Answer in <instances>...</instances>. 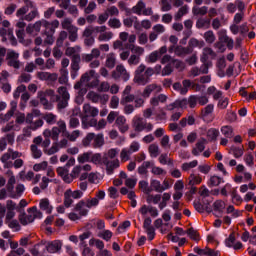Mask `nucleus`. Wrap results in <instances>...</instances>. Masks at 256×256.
Instances as JSON below:
<instances>
[{
  "instance_id": "obj_45",
  "label": "nucleus",
  "mask_w": 256,
  "mask_h": 256,
  "mask_svg": "<svg viewBox=\"0 0 256 256\" xmlns=\"http://www.w3.org/2000/svg\"><path fill=\"white\" fill-rule=\"evenodd\" d=\"M116 64L117 59L115 58V54L108 55L106 58V67H108V69H113Z\"/></svg>"
},
{
  "instance_id": "obj_19",
  "label": "nucleus",
  "mask_w": 256,
  "mask_h": 256,
  "mask_svg": "<svg viewBox=\"0 0 256 256\" xmlns=\"http://www.w3.org/2000/svg\"><path fill=\"white\" fill-rule=\"evenodd\" d=\"M84 117H97L99 109L91 106V104H84L83 106Z\"/></svg>"
},
{
  "instance_id": "obj_42",
  "label": "nucleus",
  "mask_w": 256,
  "mask_h": 256,
  "mask_svg": "<svg viewBox=\"0 0 256 256\" xmlns=\"http://www.w3.org/2000/svg\"><path fill=\"white\" fill-rule=\"evenodd\" d=\"M139 189H141L146 195H149L153 191V188L149 187V182L145 180L139 182Z\"/></svg>"
},
{
  "instance_id": "obj_58",
  "label": "nucleus",
  "mask_w": 256,
  "mask_h": 256,
  "mask_svg": "<svg viewBox=\"0 0 256 256\" xmlns=\"http://www.w3.org/2000/svg\"><path fill=\"white\" fill-rule=\"evenodd\" d=\"M81 123L79 122V118L77 116H70L69 118V129H77Z\"/></svg>"
},
{
  "instance_id": "obj_22",
  "label": "nucleus",
  "mask_w": 256,
  "mask_h": 256,
  "mask_svg": "<svg viewBox=\"0 0 256 256\" xmlns=\"http://www.w3.org/2000/svg\"><path fill=\"white\" fill-rule=\"evenodd\" d=\"M174 53L177 57H185L186 55H191L192 50L191 48H189V46H176L174 49Z\"/></svg>"
},
{
  "instance_id": "obj_23",
  "label": "nucleus",
  "mask_w": 256,
  "mask_h": 256,
  "mask_svg": "<svg viewBox=\"0 0 256 256\" xmlns=\"http://www.w3.org/2000/svg\"><path fill=\"white\" fill-rule=\"evenodd\" d=\"M209 12V7L207 6H193L192 8V14L194 17H205V15Z\"/></svg>"
},
{
  "instance_id": "obj_24",
  "label": "nucleus",
  "mask_w": 256,
  "mask_h": 256,
  "mask_svg": "<svg viewBox=\"0 0 256 256\" xmlns=\"http://www.w3.org/2000/svg\"><path fill=\"white\" fill-rule=\"evenodd\" d=\"M211 27V18H198L196 21L197 29H209Z\"/></svg>"
},
{
  "instance_id": "obj_59",
  "label": "nucleus",
  "mask_w": 256,
  "mask_h": 256,
  "mask_svg": "<svg viewBox=\"0 0 256 256\" xmlns=\"http://www.w3.org/2000/svg\"><path fill=\"white\" fill-rule=\"evenodd\" d=\"M35 177V173L33 171L27 172L25 175V171L20 172V179L21 181H32V179Z\"/></svg>"
},
{
  "instance_id": "obj_62",
  "label": "nucleus",
  "mask_w": 256,
  "mask_h": 256,
  "mask_svg": "<svg viewBox=\"0 0 256 256\" xmlns=\"http://www.w3.org/2000/svg\"><path fill=\"white\" fill-rule=\"evenodd\" d=\"M5 224L8 225L10 229H15V231H21V225L16 219L9 220L8 222H5Z\"/></svg>"
},
{
  "instance_id": "obj_37",
  "label": "nucleus",
  "mask_w": 256,
  "mask_h": 256,
  "mask_svg": "<svg viewBox=\"0 0 256 256\" xmlns=\"http://www.w3.org/2000/svg\"><path fill=\"white\" fill-rule=\"evenodd\" d=\"M152 191H156V193H163L165 191V188H163V185H161V182L159 180H151L150 182Z\"/></svg>"
},
{
  "instance_id": "obj_27",
  "label": "nucleus",
  "mask_w": 256,
  "mask_h": 256,
  "mask_svg": "<svg viewBox=\"0 0 256 256\" xmlns=\"http://www.w3.org/2000/svg\"><path fill=\"white\" fill-rule=\"evenodd\" d=\"M36 17H39V10H37L33 4L32 10L22 18V21H33Z\"/></svg>"
},
{
  "instance_id": "obj_39",
  "label": "nucleus",
  "mask_w": 256,
  "mask_h": 256,
  "mask_svg": "<svg viewBox=\"0 0 256 256\" xmlns=\"http://www.w3.org/2000/svg\"><path fill=\"white\" fill-rule=\"evenodd\" d=\"M146 5L143 0L138 1V3L132 8V13L136 15H142L143 9H145Z\"/></svg>"
},
{
  "instance_id": "obj_61",
  "label": "nucleus",
  "mask_w": 256,
  "mask_h": 256,
  "mask_svg": "<svg viewBox=\"0 0 256 256\" xmlns=\"http://www.w3.org/2000/svg\"><path fill=\"white\" fill-rule=\"evenodd\" d=\"M95 139V133H88L85 138L82 140L83 147H89L91 141Z\"/></svg>"
},
{
  "instance_id": "obj_50",
  "label": "nucleus",
  "mask_w": 256,
  "mask_h": 256,
  "mask_svg": "<svg viewBox=\"0 0 256 256\" xmlns=\"http://www.w3.org/2000/svg\"><path fill=\"white\" fill-rule=\"evenodd\" d=\"M146 201L149 204L153 203L154 205H157V203L161 201V194H156V195L148 194V196L146 197Z\"/></svg>"
},
{
  "instance_id": "obj_52",
  "label": "nucleus",
  "mask_w": 256,
  "mask_h": 256,
  "mask_svg": "<svg viewBox=\"0 0 256 256\" xmlns=\"http://www.w3.org/2000/svg\"><path fill=\"white\" fill-rule=\"evenodd\" d=\"M92 155H93V152H85L78 156V162L79 163H89V161H91Z\"/></svg>"
},
{
  "instance_id": "obj_46",
  "label": "nucleus",
  "mask_w": 256,
  "mask_h": 256,
  "mask_svg": "<svg viewBox=\"0 0 256 256\" xmlns=\"http://www.w3.org/2000/svg\"><path fill=\"white\" fill-rule=\"evenodd\" d=\"M207 137L210 141H217V137H219V130L217 128H210L207 131Z\"/></svg>"
},
{
  "instance_id": "obj_10",
  "label": "nucleus",
  "mask_w": 256,
  "mask_h": 256,
  "mask_svg": "<svg viewBox=\"0 0 256 256\" xmlns=\"http://www.w3.org/2000/svg\"><path fill=\"white\" fill-rule=\"evenodd\" d=\"M102 162L106 166L107 175H113L115 169H119V159L109 160V157H103Z\"/></svg>"
},
{
  "instance_id": "obj_16",
  "label": "nucleus",
  "mask_w": 256,
  "mask_h": 256,
  "mask_svg": "<svg viewBox=\"0 0 256 256\" xmlns=\"http://www.w3.org/2000/svg\"><path fill=\"white\" fill-rule=\"evenodd\" d=\"M7 143L9 145L15 143V133H9L6 137L0 139V151H5L7 149Z\"/></svg>"
},
{
  "instance_id": "obj_38",
  "label": "nucleus",
  "mask_w": 256,
  "mask_h": 256,
  "mask_svg": "<svg viewBox=\"0 0 256 256\" xmlns=\"http://www.w3.org/2000/svg\"><path fill=\"white\" fill-rule=\"evenodd\" d=\"M42 119L48 123V125H55L57 123V115L53 113H46L42 116Z\"/></svg>"
},
{
  "instance_id": "obj_2",
  "label": "nucleus",
  "mask_w": 256,
  "mask_h": 256,
  "mask_svg": "<svg viewBox=\"0 0 256 256\" xmlns=\"http://www.w3.org/2000/svg\"><path fill=\"white\" fill-rule=\"evenodd\" d=\"M99 200L97 198L80 200L73 208L74 213H78L80 217H87L89 209L97 207Z\"/></svg>"
},
{
  "instance_id": "obj_12",
  "label": "nucleus",
  "mask_w": 256,
  "mask_h": 256,
  "mask_svg": "<svg viewBox=\"0 0 256 256\" xmlns=\"http://www.w3.org/2000/svg\"><path fill=\"white\" fill-rule=\"evenodd\" d=\"M0 89H2L3 93H8L11 91V83H9V72L2 71L0 77Z\"/></svg>"
},
{
  "instance_id": "obj_55",
  "label": "nucleus",
  "mask_w": 256,
  "mask_h": 256,
  "mask_svg": "<svg viewBox=\"0 0 256 256\" xmlns=\"http://www.w3.org/2000/svg\"><path fill=\"white\" fill-rule=\"evenodd\" d=\"M204 39L206 41V43H215V33H213V30H208L204 33Z\"/></svg>"
},
{
  "instance_id": "obj_44",
  "label": "nucleus",
  "mask_w": 256,
  "mask_h": 256,
  "mask_svg": "<svg viewBox=\"0 0 256 256\" xmlns=\"http://www.w3.org/2000/svg\"><path fill=\"white\" fill-rule=\"evenodd\" d=\"M104 144H105V139L103 138V134H98L97 136H94L93 147L95 149L99 147H103Z\"/></svg>"
},
{
  "instance_id": "obj_29",
  "label": "nucleus",
  "mask_w": 256,
  "mask_h": 256,
  "mask_svg": "<svg viewBox=\"0 0 256 256\" xmlns=\"http://www.w3.org/2000/svg\"><path fill=\"white\" fill-rule=\"evenodd\" d=\"M69 37V34L67 31L62 30L59 32L57 40H56V47H63V43H65V40Z\"/></svg>"
},
{
  "instance_id": "obj_8",
  "label": "nucleus",
  "mask_w": 256,
  "mask_h": 256,
  "mask_svg": "<svg viewBox=\"0 0 256 256\" xmlns=\"http://www.w3.org/2000/svg\"><path fill=\"white\" fill-rule=\"evenodd\" d=\"M6 61L8 67H13V69H20L21 61H19V53L14 50H9L6 54Z\"/></svg>"
},
{
  "instance_id": "obj_21",
  "label": "nucleus",
  "mask_w": 256,
  "mask_h": 256,
  "mask_svg": "<svg viewBox=\"0 0 256 256\" xmlns=\"http://www.w3.org/2000/svg\"><path fill=\"white\" fill-rule=\"evenodd\" d=\"M167 99H168L167 95L159 94L150 99V105L152 107H159V103H167Z\"/></svg>"
},
{
  "instance_id": "obj_53",
  "label": "nucleus",
  "mask_w": 256,
  "mask_h": 256,
  "mask_svg": "<svg viewBox=\"0 0 256 256\" xmlns=\"http://www.w3.org/2000/svg\"><path fill=\"white\" fill-rule=\"evenodd\" d=\"M80 135H81V131H79V130H74L71 133H69V132L66 133V137H67L68 141H71V142L77 141V139H79Z\"/></svg>"
},
{
  "instance_id": "obj_18",
  "label": "nucleus",
  "mask_w": 256,
  "mask_h": 256,
  "mask_svg": "<svg viewBox=\"0 0 256 256\" xmlns=\"http://www.w3.org/2000/svg\"><path fill=\"white\" fill-rule=\"evenodd\" d=\"M36 77L40 81H57L58 79L57 73L49 72H37Z\"/></svg>"
},
{
  "instance_id": "obj_41",
  "label": "nucleus",
  "mask_w": 256,
  "mask_h": 256,
  "mask_svg": "<svg viewBox=\"0 0 256 256\" xmlns=\"http://www.w3.org/2000/svg\"><path fill=\"white\" fill-rule=\"evenodd\" d=\"M71 193V189H68L64 192V206L69 209V207H71V205H73V199L71 198L72 196H70Z\"/></svg>"
},
{
  "instance_id": "obj_6",
  "label": "nucleus",
  "mask_w": 256,
  "mask_h": 256,
  "mask_svg": "<svg viewBox=\"0 0 256 256\" xmlns=\"http://www.w3.org/2000/svg\"><path fill=\"white\" fill-rule=\"evenodd\" d=\"M91 77H95V70H90L89 72L84 73L80 80L75 83L74 89L76 91H79V95H85L87 93V88H81L83 87V83H89L91 81Z\"/></svg>"
},
{
  "instance_id": "obj_57",
  "label": "nucleus",
  "mask_w": 256,
  "mask_h": 256,
  "mask_svg": "<svg viewBox=\"0 0 256 256\" xmlns=\"http://www.w3.org/2000/svg\"><path fill=\"white\" fill-rule=\"evenodd\" d=\"M148 153H150V157H159V145L151 144L148 147Z\"/></svg>"
},
{
  "instance_id": "obj_13",
  "label": "nucleus",
  "mask_w": 256,
  "mask_h": 256,
  "mask_svg": "<svg viewBox=\"0 0 256 256\" xmlns=\"http://www.w3.org/2000/svg\"><path fill=\"white\" fill-rule=\"evenodd\" d=\"M44 34L55 35V30L59 29V20H54L49 22L47 20H43Z\"/></svg>"
},
{
  "instance_id": "obj_64",
  "label": "nucleus",
  "mask_w": 256,
  "mask_h": 256,
  "mask_svg": "<svg viewBox=\"0 0 256 256\" xmlns=\"http://www.w3.org/2000/svg\"><path fill=\"white\" fill-rule=\"evenodd\" d=\"M133 101H135V95L133 94L122 96L120 105H127V103H133Z\"/></svg>"
},
{
  "instance_id": "obj_34",
  "label": "nucleus",
  "mask_w": 256,
  "mask_h": 256,
  "mask_svg": "<svg viewBox=\"0 0 256 256\" xmlns=\"http://www.w3.org/2000/svg\"><path fill=\"white\" fill-rule=\"evenodd\" d=\"M79 28H72V30H68V39L71 41V43H75L79 39Z\"/></svg>"
},
{
  "instance_id": "obj_30",
  "label": "nucleus",
  "mask_w": 256,
  "mask_h": 256,
  "mask_svg": "<svg viewBox=\"0 0 256 256\" xmlns=\"http://www.w3.org/2000/svg\"><path fill=\"white\" fill-rule=\"evenodd\" d=\"M188 180H189V185L191 187H195V185H201L203 178H201V176L197 174H190Z\"/></svg>"
},
{
  "instance_id": "obj_56",
  "label": "nucleus",
  "mask_w": 256,
  "mask_h": 256,
  "mask_svg": "<svg viewBox=\"0 0 256 256\" xmlns=\"http://www.w3.org/2000/svg\"><path fill=\"white\" fill-rule=\"evenodd\" d=\"M230 151L233 153V155H234V157L236 158V159H239L240 157H243V153H244V148L242 147V148H239V147H237V146H232L231 148H230Z\"/></svg>"
},
{
  "instance_id": "obj_15",
  "label": "nucleus",
  "mask_w": 256,
  "mask_h": 256,
  "mask_svg": "<svg viewBox=\"0 0 256 256\" xmlns=\"http://www.w3.org/2000/svg\"><path fill=\"white\" fill-rule=\"evenodd\" d=\"M115 126L120 133H127L129 131V124H127V118L125 116H118L115 120Z\"/></svg>"
},
{
  "instance_id": "obj_33",
  "label": "nucleus",
  "mask_w": 256,
  "mask_h": 256,
  "mask_svg": "<svg viewBox=\"0 0 256 256\" xmlns=\"http://www.w3.org/2000/svg\"><path fill=\"white\" fill-rule=\"evenodd\" d=\"M38 99H39L41 105H43L44 109L51 108V104H49V100H47V96L45 95V93L43 91L38 92Z\"/></svg>"
},
{
  "instance_id": "obj_17",
  "label": "nucleus",
  "mask_w": 256,
  "mask_h": 256,
  "mask_svg": "<svg viewBox=\"0 0 256 256\" xmlns=\"http://www.w3.org/2000/svg\"><path fill=\"white\" fill-rule=\"evenodd\" d=\"M25 5L19 8L16 12V17L24 18L25 15L29 12V9H33V1L24 0Z\"/></svg>"
},
{
  "instance_id": "obj_9",
  "label": "nucleus",
  "mask_w": 256,
  "mask_h": 256,
  "mask_svg": "<svg viewBox=\"0 0 256 256\" xmlns=\"http://www.w3.org/2000/svg\"><path fill=\"white\" fill-rule=\"evenodd\" d=\"M87 100L91 101L92 103H101V105H107L109 101V96L107 94H99L95 91H90L86 95Z\"/></svg>"
},
{
  "instance_id": "obj_32",
  "label": "nucleus",
  "mask_w": 256,
  "mask_h": 256,
  "mask_svg": "<svg viewBox=\"0 0 256 256\" xmlns=\"http://www.w3.org/2000/svg\"><path fill=\"white\" fill-rule=\"evenodd\" d=\"M224 182L225 181L223 180V178L214 175L210 177L208 181V187H219V185Z\"/></svg>"
},
{
  "instance_id": "obj_60",
  "label": "nucleus",
  "mask_w": 256,
  "mask_h": 256,
  "mask_svg": "<svg viewBox=\"0 0 256 256\" xmlns=\"http://www.w3.org/2000/svg\"><path fill=\"white\" fill-rule=\"evenodd\" d=\"M25 91H27V86L24 84L19 85L13 93L14 99H19V97H21V93H25Z\"/></svg>"
},
{
  "instance_id": "obj_25",
  "label": "nucleus",
  "mask_w": 256,
  "mask_h": 256,
  "mask_svg": "<svg viewBox=\"0 0 256 256\" xmlns=\"http://www.w3.org/2000/svg\"><path fill=\"white\" fill-rule=\"evenodd\" d=\"M97 125V119L90 118L88 116L82 117V127L83 129H89V127H96Z\"/></svg>"
},
{
  "instance_id": "obj_43",
  "label": "nucleus",
  "mask_w": 256,
  "mask_h": 256,
  "mask_svg": "<svg viewBox=\"0 0 256 256\" xmlns=\"http://www.w3.org/2000/svg\"><path fill=\"white\" fill-rule=\"evenodd\" d=\"M139 63H141V57L132 54L130 55V57L128 58V65L130 67H137V65H139Z\"/></svg>"
},
{
  "instance_id": "obj_14",
  "label": "nucleus",
  "mask_w": 256,
  "mask_h": 256,
  "mask_svg": "<svg viewBox=\"0 0 256 256\" xmlns=\"http://www.w3.org/2000/svg\"><path fill=\"white\" fill-rule=\"evenodd\" d=\"M153 91H156V93H161V91H163V88H161V86H159L157 84H149L144 88V90L142 92V97L144 99H149L151 97V93H153Z\"/></svg>"
},
{
  "instance_id": "obj_7",
  "label": "nucleus",
  "mask_w": 256,
  "mask_h": 256,
  "mask_svg": "<svg viewBox=\"0 0 256 256\" xmlns=\"http://www.w3.org/2000/svg\"><path fill=\"white\" fill-rule=\"evenodd\" d=\"M112 79H115V81H119V79H122V81L127 82L130 79V74L127 72V69L123 64L117 65L116 69L112 71L111 74Z\"/></svg>"
},
{
  "instance_id": "obj_26",
  "label": "nucleus",
  "mask_w": 256,
  "mask_h": 256,
  "mask_svg": "<svg viewBox=\"0 0 256 256\" xmlns=\"http://www.w3.org/2000/svg\"><path fill=\"white\" fill-rule=\"evenodd\" d=\"M195 47H198L199 49L205 47V41L198 40L197 38H191L188 42V49H191L193 53V49H195Z\"/></svg>"
},
{
  "instance_id": "obj_47",
  "label": "nucleus",
  "mask_w": 256,
  "mask_h": 256,
  "mask_svg": "<svg viewBox=\"0 0 256 256\" xmlns=\"http://www.w3.org/2000/svg\"><path fill=\"white\" fill-rule=\"evenodd\" d=\"M231 195L232 203H234V205H241V203H243V198H241V196L237 194V189H232Z\"/></svg>"
},
{
  "instance_id": "obj_36",
  "label": "nucleus",
  "mask_w": 256,
  "mask_h": 256,
  "mask_svg": "<svg viewBox=\"0 0 256 256\" xmlns=\"http://www.w3.org/2000/svg\"><path fill=\"white\" fill-rule=\"evenodd\" d=\"M61 27L66 31H71L72 29H75L77 26L73 25V20H71V18H64V20L61 22Z\"/></svg>"
},
{
  "instance_id": "obj_51",
  "label": "nucleus",
  "mask_w": 256,
  "mask_h": 256,
  "mask_svg": "<svg viewBox=\"0 0 256 256\" xmlns=\"http://www.w3.org/2000/svg\"><path fill=\"white\" fill-rule=\"evenodd\" d=\"M199 165V162L197 160H193L191 162L183 163L181 166L182 171H189V169H195Z\"/></svg>"
},
{
  "instance_id": "obj_4",
  "label": "nucleus",
  "mask_w": 256,
  "mask_h": 256,
  "mask_svg": "<svg viewBox=\"0 0 256 256\" xmlns=\"http://www.w3.org/2000/svg\"><path fill=\"white\" fill-rule=\"evenodd\" d=\"M132 128L136 133H141L143 131H147V133H149L153 129V124L151 122H147V120L141 116H135L132 119Z\"/></svg>"
},
{
  "instance_id": "obj_31",
  "label": "nucleus",
  "mask_w": 256,
  "mask_h": 256,
  "mask_svg": "<svg viewBox=\"0 0 256 256\" xmlns=\"http://www.w3.org/2000/svg\"><path fill=\"white\" fill-rule=\"evenodd\" d=\"M187 13H189V6L187 5L181 6L178 12L174 16L175 21H181L183 16L187 15Z\"/></svg>"
},
{
  "instance_id": "obj_11",
  "label": "nucleus",
  "mask_w": 256,
  "mask_h": 256,
  "mask_svg": "<svg viewBox=\"0 0 256 256\" xmlns=\"http://www.w3.org/2000/svg\"><path fill=\"white\" fill-rule=\"evenodd\" d=\"M57 124H58V127H53L51 129L53 141H59V135L61 133H65L67 131V124L65 123V121L60 120V121H58Z\"/></svg>"
},
{
  "instance_id": "obj_35",
  "label": "nucleus",
  "mask_w": 256,
  "mask_h": 256,
  "mask_svg": "<svg viewBox=\"0 0 256 256\" xmlns=\"http://www.w3.org/2000/svg\"><path fill=\"white\" fill-rule=\"evenodd\" d=\"M213 209L215 213H218L219 215H221V213H223L225 209V202L222 200H216L213 203Z\"/></svg>"
},
{
  "instance_id": "obj_5",
  "label": "nucleus",
  "mask_w": 256,
  "mask_h": 256,
  "mask_svg": "<svg viewBox=\"0 0 256 256\" xmlns=\"http://www.w3.org/2000/svg\"><path fill=\"white\" fill-rule=\"evenodd\" d=\"M69 91H67V87L65 86H60L58 88V95L56 96V101H57V109L61 111L62 109H65L69 105Z\"/></svg>"
},
{
  "instance_id": "obj_28",
  "label": "nucleus",
  "mask_w": 256,
  "mask_h": 256,
  "mask_svg": "<svg viewBox=\"0 0 256 256\" xmlns=\"http://www.w3.org/2000/svg\"><path fill=\"white\" fill-rule=\"evenodd\" d=\"M40 209H42V211H46V213L50 215V213L53 211V206L49 204V199L44 198L40 200Z\"/></svg>"
},
{
  "instance_id": "obj_20",
  "label": "nucleus",
  "mask_w": 256,
  "mask_h": 256,
  "mask_svg": "<svg viewBox=\"0 0 256 256\" xmlns=\"http://www.w3.org/2000/svg\"><path fill=\"white\" fill-rule=\"evenodd\" d=\"M61 247H63V243H61L59 240H55L48 243L46 250L48 253H57L58 251H61Z\"/></svg>"
},
{
  "instance_id": "obj_63",
  "label": "nucleus",
  "mask_w": 256,
  "mask_h": 256,
  "mask_svg": "<svg viewBox=\"0 0 256 256\" xmlns=\"http://www.w3.org/2000/svg\"><path fill=\"white\" fill-rule=\"evenodd\" d=\"M213 109H215V106L213 104H208L201 111L202 117H208V115H211V113H213Z\"/></svg>"
},
{
  "instance_id": "obj_49",
  "label": "nucleus",
  "mask_w": 256,
  "mask_h": 256,
  "mask_svg": "<svg viewBox=\"0 0 256 256\" xmlns=\"http://www.w3.org/2000/svg\"><path fill=\"white\" fill-rule=\"evenodd\" d=\"M182 89H181V95H187L189 91V87L193 89V84L191 83V80L185 79L182 81Z\"/></svg>"
},
{
  "instance_id": "obj_1",
  "label": "nucleus",
  "mask_w": 256,
  "mask_h": 256,
  "mask_svg": "<svg viewBox=\"0 0 256 256\" xmlns=\"http://www.w3.org/2000/svg\"><path fill=\"white\" fill-rule=\"evenodd\" d=\"M154 71L153 68L147 67L145 64H140L134 71L133 81L136 85H147L153 77Z\"/></svg>"
},
{
  "instance_id": "obj_40",
  "label": "nucleus",
  "mask_w": 256,
  "mask_h": 256,
  "mask_svg": "<svg viewBox=\"0 0 256 256\" xmlns=\"http://www.w3.org/2000/svg\"><path fill=\"white\" fill-rule=\"evenodd\" d=\"M221 133L226 137L227 139H231L233 137V126H222L221 127Z\"/></svg>"
},
{
  "instance_id": "obj_3",
  "label": "nucleus",
  "mask_w": 256,
  "mask_h": 256,
  "mask_svg": "<svg viewBox=\"0 0 256 256\" xmlns=\"http://www.w3.org/2000/svg\"><path fill=\"white\" fill-rule=\"evenodd\" d=\"M28 215L25 211L21 212L18 216L19 222L21 225H29V223H33L35 219H41L43 217V213L37 210V206H33L28 208Z\"/></svg>"
},
{
  "instance_id": "obj_48",
  "label": "nucleus",
  "mask_w": 256,
  "mask_h": 256,
  "mask_svg": "<svg viewBox=\"0 0 256 256\" xmlns=\"http://www.w3.org/2000/svg\"><path fill=\"white\" fill-rule=\"evenodd\" d=\"M187 235L192 239V241H201V237L199 236V232L193 229V227L187 230Z\"/></svg>"
},
{
  "instance_id": "obj_54",
  "label": "nucleus",
  "mask_w": 256,
  "mask_h": 256,
  "mask_svg": "<svg viewBox=\"0 0 256 256\" xmlns=\"http://www.w3.org/2000/svg\"><path fill=\"white\" fill-rule=\"evenodd\" d=\"M30 150H31V153H32V157L34 159H41V155H43V152H41V150H39V148L37 147V145L35 144H32L30 146Z\"/></svg>"
}]
</instances>
